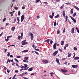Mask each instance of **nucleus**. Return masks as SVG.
Returning <instances> with one entry per match:
<instances>
[{"label": "nucleus", "mask_w": 79, "mask_h": 79, "mask_svg": "<svg viewBox=\"0 0 79 79\" xmlns=\"http://www.w3.org/2000/svg\"><path fill=\"white\" fill-rule=\"evenodd\" d=\"M59 51H60V52H63L62 49H61L60 48H59Z\"/></svg>", "instance_id": "79ce46f5"}, {"label": "nucleus", "mask_w": 79, "mask_h": 79, "mask_svg": "<svg viewBox=\"0 0 79 79\" xmlns=\"http://www.w3.org/2000/svg\"><path fill=\"white\" fill-rule=\"evenodd\" d=\"M20 68H25V67L24 66H22V65H21L20 66Z\"/></svg>", "instance_id": "4c0bfd02"}, {"label": "nucleus", "mask_w": 79, "mask_h": 79, "mask_svg": "<svg viewBox=\"0 0 79 79\" xmlns=\"http://www.w3.org/2000/svg\"><path fill=\"white\" fill-rule=\"evenodd\" d=\"M61 70L63 73H66L68 72L67 70H65V69H61Z\"/></svg>", "instance_id": "1a4fd4ad"}, {"label": "nucleus", "mask_w": 79, "mask_h": 79, "mask_svg": "<svg viewBox=\"0 0 79 79\" xmlns=\"http://www.w3.org/2000/svg\"><path fill=\"white\" fill-rule=\"evenodd\" d=\"M74 28H73L71 30V33L74 34Z\"/></svg>", "instance_id": "9d476101"}, {"label": "nucleus", "mask_w": 79, "mask_h": 79, "mask_svg": "<svg viewBox=\"0 0 79 79\" xmlns=\"http://www.w3.org/2000/svg\"><path fill=\"white\" fill-rule=\"evenodd\" d=\"M72 67L73 68H77L78 67V65H73L72 66Z\"/></svg>", "instance_id": "39448f33"}, {"label": "nucleus", "mask_w": 79, "mask_h": 79, "mask_svg": "<svg viewBox=\"0 0 79 79\" xmlns=\"http://www.w3.org/2000/svg\"><path fill=\"white\" fill-rule=\"evenodd\" d=\"M30 34L31 36V40H33V36H34V35H33L32 33L31 32H30Z\"/></svg>", "instance_id": "0eeeda50"}, {"label": "nucleus", "mask_w": 79, "mask_h": 79, "mask_svg": "<svg viewBox=\"0 0 79 79\" xmlns=\"http://www.w3.org/2000/svg\"><path fill=\"white\" fill-rule=\"evenodd\" d=\"M50 40L49 39H48L47 40H46L45 41H44V42H47L48 44H50V43L49 42H50V41H49Z\"/></svg>", "instance_id": "ddd939ff"}, {"label": "nucleus", "mask_w": 79, "mask_h": 79, "mask_svg": "<svg viewBox=\"0 0 79 79\" xmlns=\"http://www.w3.org/2000/svg\"><path fill=\"white\" fill-rule=\"evenodd\" d=\"M71 55H72V54L71 53L69 54L68 56V57H70L71 56Z\"/></svg>", "instance_id": "c756f323"}, {"label": "nucleus", "mask_w": 79, "mask_h": 79, "mask_svg": "<svg viewBox=\"0 0 79 79\" xmlns=\"http://www.w3.org/2000/svg\"><path fill=\"white\" fill-rule=\"evenodd\" d=\"M7 53H8L7 55V56H9L10 55V52H8Z\"/></svg>", "instance_id": "cd10ccee"}, {"label": "nucleus", "mask_w": 79, "mask_h": 79, "mask_svg": "<svg viewBox=\"0 0 79 79\" xmlns=\"http://www.w3.org/2000/svg\"><path fill=\"white\" fill-rule=\"evenodd\" d=\"M73 8H75L76 9V10H79V8L77 7L76 6H73Z\"/></svg>", "instance_id": "9b49d317"}, {"label": "nucleus", "mask_w": 79, "mask_h": 79, "mask_svg": "<svg viewBox=\"0 0 79 79\" xmlns=\"http://www.w3.org/2000/svg\"><path fill=\"white\" fill-rule=\"evenodd\" d=\"M9 40V39H5V40H6V41L7 42H8V40Z\"/></svg>", "instance_id": "6e6d98bb"}, {"label": "nucleus", "mask_w": 79, "mask_h": 79, "mask_svg": "<svg viewBox=\"0 0 79 79\" xmlns=\"http://www.w3.org/2000/svg\"><path fill=\"white\" fill-rule=\"evenodd\" d=\"M33 69V67L31 68H29L28 70V71H31Z\"/></svg>", "instance_id": "f3484780"}, {"label": "nucleus", "mask_w": 79, "mask_h": 79, "mask_svg": "<svg viewBox=\"0 0 79 79\" xmlns=\"http://www.w3.org/2000/svg\"><path fill=\"white\" fill-rule=\"evenodd\" d=\"M26 40H24L22 42V45H26V44H28V43L26 42Z\"/></svg>", "instance_id": "f257e3e1"}, {"label": "nucleus", "mask_w": 79, "mask_h": 79, "mask_svg": "<svg viewBox=\"0 0 79 79\" xmlns=\"http://www.w3.org/2000/svg\"><path fill=\"white\" fill-rule=\"evenodd\" d=\"M60 2V0H56V2Z\"/></svg>", "instance_id": "09e8293b"}, {"label": "nucleus", "mask_w": 79, "mask_h": 79, "mask_svg": "<svg viewBox=\"0 0 79 79\" xmlns=\"http://www.w3.org/2000/svg\"><path fill=\"white\" fill-rule=\"evenodd\" d=\"M22 9H23V10H24V9H25V7H24V6H23L22 7Z\"/></svg>", "instance_id": "13d9d810"}, {"label": "nucleus", "mask_w": 79, "mask_h": 79, "mask_svg": "<svg viewBox=\"0 0 79 79\" xmlns=\"http://www.w3.org/2000/svg\"><path fill=\"white\" fill-rule=\"evenodd\" d=\"M56 60L57 63H58L59 64H60V61H59V60L57 58L56 59Z\"/></svg>", "instance_id": "4468645a"}, {"label": "nucleus", "mask_w": 79, "mask_h": 79, "mask_svg": "<svg viewBox=\"0 0 79 79\" xmlns=\"http://www.w3.org/2000/svg\"><path fill=\"white\" fill-rule=\"evenodd\" d=\"M57 44V43H55L53 45L54 50H55L56 48V44Z\"/></svg>", "instance_id": "f03ea898"}, {"label": "nucleus", "mask_w": 79, "mask_h": 79, "mask_svg": "<svg viewBox=\"0 0 79 79\" xmlns=\"http://www.w3.org/2000/svg\"><path fill=\"white\" fill-rule=\"evenodd\" d=\"M15 27H12L11 28V30H12L13 32H14V31H15Z\"/></svg>", "instance_id": "6ab92c4d"}, {"label": "nucleus", "mask_w": 79, "mask_h": 79, "mask_svg": "<svg viewBox=\"0 0 79 79\" xmlns=\"http://www.w3.org/2000/svg\"><path fill=\"white\" fill-rule=\"evenodd\" d=\"M65 47H68V44H66L65 45Z\"/></svg>", "instance_id": "e2e57ef3"}, {"label": "nucleus", "mask_w": 79, "mask_h": 79, "mask_svg": "<svg viewBox=\"0 0 79 79\" xmlns=\"http://www.w3.org/2000/svg\"><path fill=\"white\" fill-rule=\"evenodd\" d=\"M70 13L71 14H73V9H72L70 11Z\"/></svg>", "instance_id": "b1692460"}, {"label": "nucleus", "mask_w": 79, "mask_h": 79, "mask_svg": "<svg viewBox=\"0 0 79 79\" xmlns=\"http://www.w3.org/2000/svg\"><path fill=\"white\" fill-rule=\"evenodd\" d=\"M65 30H66V28H64V29L63 30V33H64V32H65Z\"/></svg>", "instance_id": "3c124183"}, {"label": "nucleus", "mask_w": 79, "mask_h": 79, "mask_svg": "<svg viewBox=\"0 0 79 79\" xmlns=\"http://www.w3.org/2000/svg\"><path fill=\"white\" fill-rule=\"evenodd\" d=\"M58 51H55L54 53H53L52 55L53 56H55L56 55V54L58 53Z\"/></svg>", "instance_id": "20e7f679"}, {"label": "nucleus", "mask_w": 79, "mask_h": 79, "mask_svg": "<svg viewBox=\"0 0 79 79\" xmlns=\"http://www.w3.org/2000/svg\"><path fill=\"white\" fill-rule=\"evenodd\" d=\"M50 43L51 44H53V41L52 40H50Z\"/></svg>", "instance_id": "c03bdc74"}, {"label": "nucleus", "mask_w": 79, "mask_h": 79, "mask_svg": "<svg viewBox=\"0 0 79 79\" xmlns=\"http://www.w3.org/2000/svg\"><path fill=\"white\" fill-rule=\"evenodd\" d=\"M35 52V53H36V54H39V53H38V52H37L36 51H34Z\"/></svg>", "instance_id": "4d7b16f0"}, {"label": "nucleus", "mask_w": 79, "mask_h": 79, "mask_svg": "<svg viewBox=\"0 0 79 79\" xmlns=\"http://www.w3.org/2000/svg\"><path fill=\"white\" fill-rule=\"evenodd\" d=\"M17 58H21V56H17Z\"/></svg>", "instance_id": "473e14b6"}, {"label": "nucleus", "mask_w": 79, "mask_h": 79, "mask_svg": "<svg viewBox=\"0 0 79 79\" xmlns=\"http://www.w3.org/2000/svg\"><path fill=\"white\" fill-rule=\"evenodd\" d=\"M65 11L64 10L62 13V15L63 16H64V17L65 16Z\"/></svg>", "instance_id": "dca6fc26"}, {"label": "nucleus", "mask_w": 79, "mask_h": 79, "mask_svg": "<svg viewBox=\"0 0 79 79\" xmlns=\"http://www.w3.org/2000/svg\"><path fill=\"white\" fill-rule=\"evenodd\" d=\"M8 60L9 63H10L11 62V61L9 59H8Z\"/></svg>", "instance_id": "680f3d73"}, {"label": "nucleus", "mask_w": 79, "mask_h": 79, "mask_svg": "<svg viewBox=\"0 0 79 79\" xmlns=\"http://www.w3.org/2000/svg\"><path fill=\"white\" fill-rule=\"evenodd\" d=\"M14 60L15 61H16L17 62V63H19V61H18V60H17V59H16V58H14Z\"/></svg>", "instance_id": "2f4dec72"}, {"label": "nucleus", "mask_w": 79, "mask_h": 79, "mask_svg": "<svg viewBox=\"0 0 79 79\" xmlns=\"http://www.w3.org/2000/svg\"><path fill=\"white\" fill-rule=\"evenodd\" d=\"M21 22H23V20H24V15H22L21 16Z\"/></svg>", "instance_id": "6e6552de"}, {"label": "nucleus", "mask_w": 79, "mask_h": 79, "mask_svg": "<svg viewBox=\"0 0 79 79\" xmlns=\"http://www.w3.org/2000/svg\"><path fill=\"white\" fill-rule=\"evenodd\" d=\"M14 8L15 10H18V7H15Z\"/></svg>", "instance_id": "72a5a7b5"}, {"label": "nucleus", "mask_w": 79, "mask_h": 79, "mask_svg": "<svg viewBox=\"0 0 79 79\" xmlns=\"http://www.w3.org/2000/svg\"><path fill=\"white\" fill-rule=\"evenodd\" d=\"M23 62H25V63H29L28 60H23Z\"/></svg>", "instance_id": "aec40b11"}, {"label": "nucleus", "mask_w": 79, "mask_h": 79, "mask_svg": "<svg viewBox=\"0 0 79 79\" xmlns=\"http://www.w3.org/2000/svg\"><path fill=\"white\" fill-rule=\"evenodd\" d=\"M66 5H69L70 4V3L69 2H68V3H65Z\"/></svg>", "instance_id": "69168bd1"}, {"label": "nucleus", "mask_w": 79, "mask_h": 79, "mask_svg": "<svg viewBox=\"0 0 79 79\" xmlns=\"http://www.w3.org/2000/svg\"><path fill=\"white\" fill-rule=\"evenodd\" d=\"M18 39L19 40H21V39H23V37L21 36H19L18 37Z\"/></svg>", "instance_id": "f8f14e48"}, {"label": "nucleus", "mask_w": 79, "mask_h": 79, "mask_svg": "<svg viewBox=\"0 0 79 79\" xmlns=\"http://www.w3.org/2000/svg\"><path fill=\"white\" fill-rule=\"evenodd\" d=\"M24 66H25V68H27V64H24Z\"/></svg>", "instance_id": "e433bc0d"}, {"label": "nucleus", "mask_w": 79, "mask_h": 79, "mask_svg": "<svg viewBox=\"0 0 79 79\" xmlns=\"http://www.w3.org/2000/svg\"><path fill=\"white\" fill-rule=\"evenodd\" d=\"M60 16V15L59 14H58L55 17V18H57L58 17Z\"/></svg>", "instance_id": "393cba45"}, {"label": "nucleus", "mask_w": 79, "mask_h": 79, "mask_svg": "<svg viewBox=\"0 0 79 79\" xmlns=\"http://www.w3.org/2000/svg\"><path fill=\"white\" fill-rule=\"evenodd\" d=\"M7 72L8 73H10V70H9L8 69H7Z\"/></svg>", "instance_id": "de8ad7c7"}, {"label": "nucleus", "mask_w": 79, "mask_h": 79, "mask_svg": "<svg viewBox=\"0 0 79 79\" xmlns=\"http://www.w3.org/2000/svg\"><path fill=\"white\" fill-rule=\"evenodd\" d=\"M18 15H19V16L20 15H21V12L20 11H18Z\"/></svg>", "instance_id": "c9c22d12"}, {"label": "nucleus", "mask_w": 79, "mask_h": 79, "mask_svg": "<svg viewBox=\"0 0 79 79\" xmlns=\"http://www.w3.org/2000/svg\"><path fill=\"white\" fill-rule=\"evenodd\" d=\"M28 52V50H26L22 51V53H26V52Z\"/></svg>", "instance_id": "2eb2a0df"}, {"label": "nucleus", "mask_w": 79, "mask_h": 79, "mask_svg": "<svg viewBox=\"0 0 79 79\" xmlns=\"http://www.w3.org/2000/svg\"><path fill=\"white\" fill-rule=\"evenodd\" d=\"M73 48L74 50H77V48L75 47H74Z\"/></svg>", "instance_id": "7c9ffc66"}, {"label": "nucleus", "mask_w": 79, "mask_h": 79, "mask_svg": "<svg viewBox=\"0 0 79 79\" xmlns=\"http://www.w3.org/2000/svg\"><path fill=\"white\" fill-rule=\"evenodd\" d=\"M61 45H63L64 44V41L63 40L61 41Z\"/></svg>", "instance_id": "5701e85b"}, {"label": "nucleus", "mask_w": 79, "mask_h": 79, "mask_svg": "<svg viewBox=\"0 0 79 79\" xmlns=\"http://www.w3.org/2000/svg\"><path fill=\"white\" fill-rule=\"evenodd\" d=\"M60 9H63V6H61L60 7Z\"/></svg>", "instance_id": "0e129e2a"}, {"label": "nucleus", "mask_w": 79, "mask_h": 79, "mask_svg": "<svg viewBox=\"0 0 79 79\" xmlns=\"http://www.w3.org/2000/svg\"><path fill=\"white\" fill-rule=\"evenodd\" d=\"M70 17L72 19V20H73V21L75 23H76V20L75 19H74V18H73L71 16H70Z\"/></svg>", "instance_id": "7ed1b4c3"}, {"label": "nucleus", "mask_w": 79, "mask_h": 79, "mask_svg": "<svg viewBox=\"0 0 79 79\" xmlns=\"http://www.w3.org/2000/svg\"><path fill=\"white\" fill-rule=\"evenodd\" d=\"M3 67L4 68V70H6V69H7V68H6L4 66H3Z\"/></svg>", "instance_id": "052dcab7"}, {"label": "nucleus", "mask_w": 79, "mask_h": 79, "mask_svg": "<svg viewBox=\"0 0 79 79\" xmlns=\"http://www.w3.org/2000/svg\"><path fill=\"white\" fill-rule=\"evenodd\" d=\"M10 37H12V35L9 36L7 37V39H9Z\"/></svg>", "instance_id": "58836bf2"}, {"label": "nucleus", "mask_w": 79, "mask_h": 79, "mask_svg": "<svg viewBox=\"0 0 79 79\" xmlns=\"http://www.w3.org/2000/svg\"><path fill=\"white\" fill-rule=\"evenodd\" d=\"M15 73H18V70H15Z\"/></svg>", "instance_id": "774afa93"}, {"label": "nucleus", "mask_w": 79, "mask_h": 79, "mask_svg": "<svg viewBox=\"0 0 79 79\" xmlns=\"http://www.w3.org/2000/svg\"><path fill=\"white\" fill-rule=\"evenodd\" d=\"M49 18H51V19H53V16L51 15H50Z\"/></svg>", "instance_id": "a878e982"}, {"label": "nucleus", "mask_w": 79, "mask_h": 79, "mask_svg": "<svg viewBox=\"0 0 79 79\" xmlns=\"http://www.w3.org/2000/svg\"><path fill=\"white\" fill-rule=\"evenodd\" d=\"M15 64H16V66H17L19 67V65L18 64V63H16Z\"/></svg>", "instance_id": "8fccbe9b"}, {"label": "nucleus", "mask_w": 79, "mask_h": 79, "mask_svg": "<svg viewBox=\"0 0 79 79\" xmlns=\"http://www.w3.org/2000/svg\"><path fill=\"white\" fill-rule=\"evenodd\" d=\"M35 50H36V51H39L40 50H39V49H36L35 48Z\"/></svg>", "instance_id": "a18cd8bd"}, {"label": "nucleus", "mask_w": 79, "mask_h": 79, "mask_svg": "<svg viewBox=\"0 0 79 79\" xmlns=\"http://www.w3.org/2000/svg\"><path fill=\"white\" fill-rule=\"evenodd\" d=\"M24 60H28V57H26L24 58Z\"/></svg>", "instance_id": "412c9836"}, {"label": "nucleus", "mask_w": 79, "mask_h": 79, "mask_svg": "<svg viewBox=\"0 0 79 79\" xmlns=\"http://www.w3.org/2000/svg\"><path fill=\"white\" fill-rule=\"evenodd\" d=\"M27 72H25V73H23V75H24V74H27Z\"/></svg>", "instance_id": "338daca9"}, {"label": "nucleus", "mask_w": 79, "mask_h": 79, "mask_svg": "<svg viewBox=\"0 0 79 79\" xmlns=\"http://www.w3.org/2000/svg\"><path fill=\"white\" fill-rule=\"evenodd\" d=\"M17 19L18 22H19V17H17Z\"/></svg>", "instance_id": "a19ab883"}, {"label": "nucleus", "mask_w": 79, "mask_h": 79, "mask_svg": "<svg viewBox=\"0 0 79 79\" xmlns=\"http://www.w3.org/2000/svg\"><path fill=\"white\" fill-rule=\"evenodd\" d=\"M42 62L44 63V64H46L48 63V61L47 60H44L42 61Z\"/></svg>", "instance_id": "423d86ee"}, {"label": "nucleus", "mask_w": 79, "mask_h": 79, "mask_svg": "<svg viewBox=\"0 0 79 79\" xmlns=\"http://www.w3.org/2000/svg\"><path fill=\"white\" fill-rule=\"evenodd\" d=\"M56 22H55L54 23V25L55 27L56 26Z\"/></svg>", "instance_id": "49530a36"}, {"label": "nucleus", "mask_w": 79, "mask_h": 79, "mask_svg": "<svg viewBox=\"0 0 79 79\" xmlns=\"http://www.w3.org/2000/svg\"><path fill=\"white\" fill-rule=\"evenodd\" d=\"M60 32V30H58L57 31V34H59Z\"/></svg>", "instance_id": "c85d7f7f"}, {"label": "nucleus", "mask_w": 79, "mask_h": 79, "mask_svg": "<svg viewBox=\"0 0 79 79\" xmlns=\"http://www.w3.org/2000/svg\"><path fill=\"white\" fill-rule=\"evenodd\" d=\"M79 57L78 56L76 57H75L74 58V60H79Z\"/></svg>", "instance_id": "a211bd4d"}, {"label": "nucleus", "mask_w": 79, "mask_h": 79, "mask_svg": "<svg viewBox=\"0 0 79 79\" xmlns=\"http://www.w3.org/2000/svg\"><path fill=\"white\" fill-rule=\"evenodd\" d=\"M65 18L66 19L65 20V22H66V21H67L68 20V16L66 15L65 16Z\"/></svg>", "instance_id": "bb28decb"}, {"label": "nucleus", "mask_w": 79, "mask_h": 79, "mask_svg": "<svg viewBox=\"0 0 79 79\" xmlns=\"http://www.w3.org/2000/svg\"><path fill=\"white\" fill-rule=\"evenodd\" d=\"M73 54L74 55L73 56V58H74V57H75V56L76 55V53H74Z\"/></svg>", "instance_id": "bf43d9fd"}, {"label": "nucleus", "mask_w": 79, "mask_h": 79, "mask_svg": "<svg viewBox=\"0 0 79 79\" xmlns=\"http://www.w3.org/2000/svg\"><path fill=\"white\" fill-rule=\"evenodd\" d=\"M54 15H55V14L53 12H52V16H54Z\"/></svg>", "instance_id": "864d4df0"}, {"label": "nucleus", "mask_w": 79, "mask_h": 79, "mask_svg": "<svg viewBox=\"0 0 79 79\" xmlns=\"http://www.w3.org/2000/svg\"><path fill=\"white\" fill-rule=\"evenodd\" d=\"M41 0H37L35 2H36V3H38V2H40V1Z\"/></svg>", "instance_id": "ea45409f"}, {"label": "nucleus", "mask_w": 79, "mask_h": 79, "mask_svg": "<svg viewBox=\"0 0 79 79\" xmlns=\"http://www.w3.org/2000/svg\"><path fill=\"white\" fill-rule=\"evenodd\" d=\"M3 32H2V33L1 34H0V37H1V36H2V35H3Z\"/></svg>", "instance_id": "5fc2aeb1"}, {"label": "nucleus", "mask_w": 79, "mask_h": 79, "mask_svg": "<svg viewBox=\"0 0 79 79\" xmlns=\"http://www.w3.org/2000/svg\"><path fill=\"white\" fill-rule=\"evenodd\" d=\"M75 29H76V30H77V32H78V33H79V29H78V28H77V27H76L75 28Z\"/></svg>", "instance_id": "4be33fe9"}, {"label": "nucleus", "mask_w": 79, "mask_h": 79, "mask_svg": "<svg viewBox=\"0 0 79 79\" xmlns=\"http://www.w3.org/2000/svg\"><path fill=\"white\" fill-rule=\"evenodd\" d=\"M19 76H23V73H22L21 74H20L19 75H18Z\"/></svg>", "instance_id": "f704fd0d"}, {"label": "nucleus", "mask_w": 79, "mask_h": 79, "mask_svg": "<svg viewBox=\"0 0 79 79\" xmlns=\"http://www.w3.org/2000/svg\"><path fill=\"white\" fill-rule=\"evenodd\" d=\"M6 21V18H4L3 19V22H5Z\"/></svg>", "instance_id": "603ef678"}, {"label": "nucleus", "mask_w": 79, "mask_h": 79, "mask_svg": "<svg viewBox=\"0 0 79 79\" xmlns=\"http://www.w3.org/2000/svg\"><path fill=\"white\" fill-rule=\"evenodd\" d=\"M76 13H74V14H73V17H74L75 16H76Z\"/></svg>", "instance_id": "37998d69"}]
</instances>
